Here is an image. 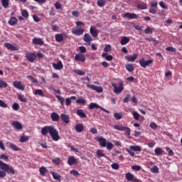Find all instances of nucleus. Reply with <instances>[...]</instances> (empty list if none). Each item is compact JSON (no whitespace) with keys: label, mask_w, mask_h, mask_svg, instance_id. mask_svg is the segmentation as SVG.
I'll list each match as a JSON object with an SVG mask.
<instances>
[{"label":"nucleus","mask_w":182,"mask_h":182,"mask_svg":"<svg viewBox=\"0 0 182 182\" xmlns=\"http://www.w3.org/2000/svg\"><path fill=\"white\" fill-rule=\"evenodd\" d=\"M48 133L53 141L60 140V136H59V132L53 126H45L41 129L42 136H46Z\"/></svg>","instance_id":"nucleus-1"},{"label":"nucleus","mask_w":182,"mask_h":182,"mask_svg":"<svg viewBox=\"0 0 182 182\" xmlns=\"http://www.w3.org/2000/svg\"><path fill=\"white\" fill-rule=\"evenodd\" d=\"M114 129H115V130H119V132H124L125 136H127V137H129V139H130V132H131L130 128L120 124V125H114Z\"/></svg>","instance_id":"nucleus-2"},{"label":"nucleus","mask_w":182,"mask_h":182,"mask_svg":"<svg viewBox=\"0 0 182 182\" xmlns=\"http://www.w3.org/2000/svg\"><path fill=\"white\" fill-rule=\"evenodd\" d=\"M112 86L114 87V93H122L123 92V82H119V85L112 82Z\"/></svg>","instance_id":"nucleus-3"},{"label":"nucleus","mask_w":182,"mask_h":182,"mask_svg":"<svg viewBox=\"0 0 182 182\" xmlns=\"http://www.w3.org/2000/svg\"><path fill=\"white\" fill-rule=\"evenodd\" d=\"M0 168L6 173H8V174H15V170H14L12 167H9V166L5 163H3Z\"/></svg>","instance_id":"nucleus-4"},{"label":"nucleus","mask_w":182,"mask_h":182,"mask_svg":"<svg viewBox=\"0 0 182 182\" xmlns=\"http://www.w3.org/2000/svg\"><path fill=\"white\" fill-rule=\"evenodd\" d=\"M88 109L90 110H93V109H100L102 112H105V113H110V112L107 111L106 109L103 108V107H100V105H97V103L91 102L89 105Z\"/></svg>","instance_id":"nucleus-5"},{"label":"nucleus","mask_w":182,"mask_h":182,"mask_svg":"<svg viewBox=\"0 0 182 182\" xmlns=\"http://www.w3.org/2000/svg\"><path fill=\"white\" fill-rule=\"evenodd\" d=\"M139 63L142 68H147V66H149L151 65V63H153V60H146L144 58H142L139 60Z\"/></svg>","instance_id":"nucleus-6"},{"label":"nucleus","mask_w":182,"mask_h":182,"mask_svg":"<svg viewBox=\"0 0 182 182\" xmlns=\"http://www.w3.org/2000/svg\"><path fill=\"white\" fill-rule=\"evenodd\" d=\"M75 62H86V57L85 55H83V53H79L75 55Z\"/></svg>","instance_id":"nucleus-7"},{"label":"nucleus","mask_w":182,"mask_h":182,"mask_svg":"<svg viewBox=\"0 0 182 182\" xmlns=\"http://www.w3.org/2000/svg\"><path fill=\"white\" fill-rule=\"evenodd\" d=\"M13 85L14 87H16V89H18V90H21L22 92L25 90V85L22 84V82L21 81H14Z\"/></svg>","instance_id":"nucleus-8"},{"label":"nucleus","mask_w":182,"mask_h":182,"mask_svg":"<svg viewBox=\"0 0 182 182\" xmlns=\"http://www.w3.org/2000/svg\"><path fill=\"white\" fill-rule=\"evenodd\" d=\"M125 177L127 180V181H134V182H139L140 180H139L137 178L134 177L132 173L129 172L125 174Z\"/></svg>","instance_id":"nucleus-9"},{"label":"nucleus","mask_w":182,"mask_h":182,"mask_svg":"<svg viewBox=\"0 0 182 182\" xmlns=\"http://www.w3.org/2000/svg\"><path fill=\"white\" fill-rule=\"evenodd\" d=\"M87 87L91 89V90H95L97 93H102L103 92V87L93 85H87Z\"/></svg>","instance_id":"nucleus-10"},{"label":"nucleus","mask_w":182,"mask_h":182,"mask_svg":"<svg viewBox=\"0 0 182 182\" xmlns=\"http://www.w3.org/2000/svg\"><path fill=\"white\" fill-rule=\"evenodd\" d=\"M26 58L29 62L33 63V62H35V59H36V54H35V53H27L26 54Z\"/></svg>","instance_id":"nucleus-11"},{"label":"nucleus","mask_w":182,"mask_h":182,"mask_svg":"<svg viewBox=\"0 0 182 182\" xmlns=\"http://www.w3.org/2000/svg\"><path fill=\"white\" fill-rule=\"evenodd\" d=\"M151 8V9H149V13L156 15V14H157V1H152Z\"/></svg>","instance_id":"nucleus-12"},{"label":"nucleus","mask_w":182,"mask_h":182,"mask_svg":"<svg viewBox=\"0 0 182 182\" xmlns=\"http://www.w3.org/2000/svg\"><path fill=\"white\" fill-rule=\"evenodd\" d=\"M124 18L127 19H137L139 18V16L134 13H125L124 14Z\"/></svg>","instance_id":"nucleus-13"},{"label":"nucleus","mask_w":182,"mask_h":182,"mask_svg":"<svg viewBox=\"0 0 182 182\" xmlns=\"http://www.w3.org/2000/svg\"><path fill=\"white\" fill-rule=\"evenodd\" d=\"M4 47L9 50H18V46H16L15 44L6 43H4Z\"/></svg>","instance_id":"nucleus-14"},{"label":"nucleus","mask_w":182,"mask_h":182,"mask_svg":"<svg viewBox=\"0 0 182 182\" xmlns=\"http://www.w3.org/2000/svg\"><path fill=\"white\" fill-rule=\"evenodd\" d=\"M68 166H75V164H77V160L73 156H70L68 159Z\"/></svg>","instance_id":"nucleus-15"},{"label":"nucleus","mask_w":182,"mask_h":182,"mask_svg":"<svg viewBox=\"0 0 182 182\" xmlns=\"http://www.w3.org/2000/svg\"><path fill=\"white\" fill-rule=\"evenodd\" d=\"M11 125L14 127V129H16V130H22V129H23L22 124L18 121H13Z\"/></svg>","instance_id":"nucleus-16"},{"label":"nucleus","mask_w":182,"mask_h":182,"mask_svg":"<svg viewBox=\"0 0 182 182\" xmlns=\"http://www.w3.org/2000/svg\"><path fill=\"white\" fill-rule=\"evenodd\" d=\"M85 32V29L83 28H73L72 29V33L73 35H76L77 36H80V35H83V33Z\"/></svg>","instance_id":"nucleus-17"},{"label":"nucleus","mask_w":182,"mask_h":182,"mask_svg":"<svg viewBox=\"0 0 182 182\" xmlns=\"http://www.w3.org/2000/svg\"><path fill=\"white\" fill-rule=\"evenodd\" d=\"M52 65L55 70H62V69H63V64L62 63V61H58V63H53Z\"/></svg>","instance_id":"nucleus-18"},{"label":"nucleus","mask_w":182,"mask_h":182,"mask_svg":"<svg viewBox=\"0 0 182 182\" xmlns=\"http://www.w3.org/2000/svg\"><path fill=\"white\" fill-rule=\"evenodd\" d=\"M60 117L63 123H65V124H69V123H70V118L69 117V115L66 114H61Z\"/></svg>","instance_id":"nucleus-19"},{"label":"nucleus","mask_w":182,"mask_h":182,"mask_svg":"<svg viewBox=\"0 0 182 182\" xmlns=\"http://www.w3.org/2000/svg\"><path fill=\"white\" fill-rule=\"evenodd\" d=\"M83 41L84 42L87 43V45H90V43H92V41H93V38H92V36H90V34L86 33L83 37Z\"/></svg>","instance_id":"nucleus-20"},{"label":"nucleus","mask_w":182,"mask_h":182,"mask_svg":"<svg viewBox=\"0 0 182 182\" xmlns=\"http://www.w3.org/2000/svg\"><path fill=\"white\" fill-rule=\"evenodd\" d=\"M33 45H39V46H43L45 42L43 41L42 38H34L33 39Z\"/></svg>","instance_id":"nucleus-21"},{"label":"nucleus","mask_w":182,"mask_h":182,"mask_svg":"<svg viewBox=\"0 0 182 182\" xmlns=\"http://www.w3.org/2000/svg\"><path fill=\"white\" fill-rule=\"evenodd\" d=\"M139 56V54H134L132 56H125L126 60H128V62H134L136 59H137Z\"/></svg>","instance_id":"nucleus-22"},{"label":"nucleus","mask_w":182,"mask_h":182,"mask_svg":"<svg viewBox=\"0 0 182 182\" xmlns=\"http://www.w3.org/2000/svg\"><path fill=\"white\" fill-rule=\"evenodd\" d=\"M76 114H77V116H79V117H80L81 119H85L86 117H87V116L86 115V114L85 113V112H83V109H77L76 111Z\"/></svg>","instance_id":"nucleus-23"},{"label":"nucleus","mask_w":182,"mask_h":182,"mask_svg":"<svg viewBox=\"0 0 182 182\" xmlns=\"http://www.w3.org/2000/svg\"><path fill=\"white\" fill-rule=\"evenodd\" d=\"M52 122H59V114L56 112L51 113L50 115Z\"/></svg>","instance_id":"nucleus-24"},{"label":"nucleus","mask_w":182,"mask_h":182,"mask_svg":"<svg viewBox=\"0 0 182 182\" xmlns=\"http://www.w3.org/2000/svg\"><path fill=\"white\" fill-rule=\"evenodd\" d=\"M98 141L100 144V146H102V147H106V145H107V141H106V139L103 138L102 136H100L99 139H98Z\"/></svg>","instance_id":"nucleus-25"},{"label":"nucleus","mask_w":182,"mask_h":182,"mask_svg":"<svg viewBox=\"0 0 182 182\" xmlns=\"http://www.w3.org/2000/svg\"><path fill=\"white\" fill-rule=\"evenodd\" d=\"M6 144L10 147V149H11V150H14V151H19V148L16 146V145L12 144V142H7Z\"/></svg>","instance_id":"nucleus-26"},{"label":"nucleus","mask_w":182,"mask_h":182,"mask_svg":"<svg viewBox=\"0 0 182 182\" xmlns=\"http://www.w3.org/2000/svg\"><path fill=\"white\" fill-rule=\"evenodd\" d=\"M129 42H130V38H129V37L127 36H124L121 38V41L120 43L121 45H127V43H129Z\"/></svg>","instance_id":"nucleus-27"},{"label":"nucleus","mask_w":182,"mask_h":182,"mask_svg":"<svg viewBox=\"0 0 182 182\" xmlns=\"http://www.w3.org/2000/svg\"><path fill=\"white\" fill-rule=\"evenodd\" d=\"M55 38L56 42H58V43H60V42L63 41V34L62 33L55 34Z\"/></svg>","instance_id":"nucleus-28"},{"label":"nucleus","mask_w":182,"mask_h":182,"mask_svg":"<svg viewBox=\"0 0 182 182\" xmlns=\"http://www.w3.org/2000/svg\"><path fill=\"white\" fill-rule=\"evenodd\" d=\"M50 174H52L53 178H54V180H58V181H61L60 175H59V173L51 171Z\"/></svg>","instance_id":"nucleus-29"},{"label":"nucleus","mask_w":182,"mask_h":182,"mask_svg":"<svg viewBox=\"0 0 182 182\" xmlns=\"http://www.w3.org/2000/svg\"><path fill=\"white\" fill-rule=\"evenodd\" d=\"M9 23L11 26H14L18 23V19L16 18V17H11L9 21Z\"/></svg>","instance_id":"nucleus-30"},{"label":"nucleus","mask_w":182,"mask_h":182,"mask_svg":"<svg viewBox=\"0 0 182 182\" xmlns=\"http://www.w3.org/2000/svg\"><path fill=\"white\" fill-rule=\"evenodd\" d=\"M84 129L85 128L83 127V124H78L75 125V132H77V133H82Z\"/></svg>","instance_id":"nucleus-31"},{"label":"nucleus","mask_w":182,"mask_h":182,"mask_svg":"<svg viewBox=\"0 0 182 182\" xmlns=\"http://www.w3.org/2000/svg\"><path fill=\"white\" fill-rule=\"evenodd\" d=\"M90 32L92 35V38H97L98 33H97V30L96 28L91 27L90 29Z\"/></svg>","instance_id":"nucleus-32"},{"label":"nucleus","mask_w":182,"mask_h":182,"mask_svg":"<svg viewBox=\"0 0 182 182\" xmlns=\"http://www.w3.org/2000/svg\"><path fill=\"white\" fill-rule=\"evenodd\" d=\"M102 57L105 58L106 60H108L109 62L113 60V55H107L106 53H102Z\"/></svg>","instance_id":"nucleus-33"},{"label":"nucleus","mask_w":182,"mask_h":182,"mask_svg":"<svg viewBox=\"0 0 182 182\" xmlns=\"http://www.w3.org/2000/svg\"><path fill=\"white\" fill-rule=\"evenodd\" d=\"M96 154H97V159H100V157H105L106 156V154L103 153V151L100 149L97 150Z\"/></svg>","instance_id":"nucleus-34"},{"label":"nucleus","mask_w":182,"mask_h":182,"mask_svg":"<svg viewBox=\"0 0 182 182\" xmlns=\"http://www.w3.org/2000/svg\"><path fill=\"white\" fill-rule=\"evenodd\" d=\"M125 68L128 72H133L134 70V65L133 64H127Z\"/></svg>","instance_id":"nucleus-35"},{"label":"nucleus","mask_w":182,"mask_h":182,"mask_svg":"<svg viewBox=\"0 0 182 182\" xmlns=\"http://www.w3.org/2000/svg\"><path fill=\"white\" fill-rule=\"evenodd\" d=\"M137 9H147V4L146 3H140L136 6Z\"/></svg>","instance_id":"nucleus-36"},{"label":"nucleus","mask_w":182,"mask_h":182,"mask_svg":"<svg viewBox=\"0 0 182 182\" xmlns=\"http://www.w3.org/2000/svg\"><path fill=\"white\" fill-rule=\"evenodd\" d=\"M1 5L5 9L9 8V0H1Z\"/></svg>","instance_id":"nucleus-37"},{"label":"nucleus","mask_w":182,"mask_h":182,"mask_svg":"<svg viewBox=\"0 0 182 182\" xmlns=\"http://www.w3.org/2000/svg\"><path fill=\"white\" fill-rule=\"evenodd\" d=\"M154 152L156 156H163V150L160 147L156 148Z\"/></svg>","instance_id":"nucleus-38"},{"label":"nucleus","mask_w":182,"mask_h":182,"mask_svg":"<svg viewBox=\"0 0 182 182\" xmlns=\"http://www.w3.org/2000/svg\"><path fill=\"white\" fill-rule=\"evenodd\" d=\"M39 172L41 176H46V173L48 172V169L42 166L39 168Z\"/></svg>","instance_id":"nucleus-39"},{"label":"nucleus","mask_w":182,"mask_h":182,"mask_svg":"<svg viewBox=\"0 0 182 182\" xmlns=\"http://www.w3.org/2000/svg\"><path fill=\"white\" fill-rule=\"evenodd\" d=\"M55 97H57L58 100L60 102L61 106H64L65 105V98L63 97H60V95H56Z\"/></svg>","instance_id":"nucleus-40"},{"label":"nucleus","mask_w":182,"mask_h":182,"mask_svg":"<svg viewBox=\"0 0 182 182\" xmlns=\"http://www.w3.org/2000/svg\"><path fill=\"white\" fill-rule=\"evenodd\" d=\"M6 87H8V83L2 80H0V89H6Z\"/></svg>","instance_id":"nucleus-41"},{"label":"nucleus","mask_w":182,"mask_h":182,"mask_svg":"<svg viewBox=\"0 0 182 182\" xmlns=\"http://www.w3.org/2000/svg\"><path fill=\"white\" fill-rule=\"evenodd\" d=\"M114 117L117 120H120L123 117V114L122 112H116L114 114Z\"/></svg>","instance_id":"nucleus-42"},{"label":"nucleus","mask_w":182,"mask_h":182,"mask_svg":"<svg viewBox=\"0 0 182 182\" xmlns=\"http://www.w3.org/2000/svg\"><path fill=\"white\" fill-rule=\"evenodd\" d=\"M18 100H20V102H22L23 103H26V102H28V100L25 98V95L18 94Z\"/></svg>","instance_id":"nucleus-43"},{"label":"nucleus","mask_w":182,"mask_h":182,"mask_svg":"<svg viewBox=\"0 0 182 182\" xmlns=\"http://www.w3.org/2000/svg\"><path fill=\"white\" fill-rule=\"evenodd\" d=\"M34 95H38V96H41V97H44L45 95L43 94V91H42V90H36Z\"/></svg>","instance_id":"nucleus-44"},{"label":"nucleus","mask_w":182,"mask_h":182,"mask_svg":"<svg viewBox=\"0 0 182 182\" xmlns=\"http://www.w3.org/2000/svg\"><path fill=\"white\" fill-rule=\"evenodd\" d=\"M130 149L134 151H141V147L139 146H130Z\"/></svg>","instance_id":"nucleus-45"},{"label":"nucleus","mask_w":182,"mask_h":182,"mask_svg":"<svg viewBox=\"0 0 182 182\" xmlns=\"http://www.w3.org/2000/svg\"><path fill=\"white\" fill-rule=\"evenodd\" d=\"M154 31V28H150V27H147L145 30H144V33H146V35L149 33V35H151V33H153V31Z\"/></svg>","instance_id":"nucleus-46"},{"label":"nucleus","mask_w":182,"mask_h":182,"mask_svg":"<svg viewBox=\"0 0 182 182\" xmlns=\"http://www.w3.org/2000/svg\"><path fill=\"white\" fill-rule=\"evenodd\" d=\"M29 140V136L23 135L20 137V141L21 143H25Z\"/></svg>","instance_id":"nucleus-47"},{"label":"nucleus","mask_w":182,"mask_h":182,"mask_svg":"<svg viewBox=\"0 0 182 182\" xmlns=\"http://www.w3.org/2000/svg\"><path fill=\"white\" fill-rule=\"evenodd\" d=\"M74 73H76V75H78L79 76H85V75H86V73L85 71L80 70H74Z\"/></svg>","instance_id":"nucleus-48"},{"label":"nucleus","mask_w":182,"mask_h":182,"mask_svg":"<svg viewBox=\"0 0 182 182\" xmlns=\"http://www.w3.org/2000/svg\"><path fill=\"white\" fill-rule=\"evenodd\" d=\"M52 161L55 166H59L60 164V158H55Z\"/></svg>","instance_id":"nucleus-49"},{"label":"nucleus","mask_w":182,"mask_h":182,"mask_svg":"<svg viewBox=\"0 0 182 182\" xmlns=\"http://www.w3.org/2000/svg\"><path fill=\"white\" fill-rule=\"evenodd\" d=\"M76 103H77L78 105H86V100H84V99H77V100H76Z\"/></svg>","instance_id":"nucleus-50"},{"label":"nucleus","mask_w":182,"mask_h":182,"mask_svg":"<svg viewBox=\"0 0 182 182\" xmlns=\"http://www.w3.org/2000/svg\"><path fill=\"white\" fill-rule=\"evenodd\" d=\"M151 173H154V174L159 173V167L157 166H154L151 169Z\"/></svg>","instance_id":"nucleus-51"},{"label":"nucleus","mask_w":182,"mask_h":182,"mask_svg":"<svg viewBox=\"0 0 182 182\" xmlns=\"http://www.w3.org/2000/svg\"><path fill=\"white\" fill-rule=\"evenodd\" d=\"M27 79L31 80L33 83H38V80L35 79L32 75H28Z\"/></svg>","instance_id":"nucleus-52"},{"label":"nucleus","mask_w":182,"mask_h":182,"mask_svg":"<svg viewBox=\"0 0 182 182\" xmlns=\"http://www.w3.org/2000/svg\"><path fill=\"white\" fill-rule=\"evenodd\" d=\"M166 50H167V52H177V50L176 49V48L172 46L167 47L166 48Z\"/></svg>","instance_id":"nucleus-53"},{"label":"nucleus","mask_w":182,"mask_h":182,"mask_svg":"<svg viewBox=\"0 0 182 182\" xmlns=\"http://www.w3.org/2000/svg\"><path fill=\"white\" fill-rule=\"evenodd\" d=\"M70 174H73V176H75V177H77V176H80V174L79 173V172L76 170H71L70 171Z\"/></svg>","instance_id":"nucleus-54"},{"label":"nucleus","mask_w":182,"mask_h":182,"mask_svg":"<svg viewBox=\"0 0 182 182\" xmlns=\"http://www.w3.org/2000/svg\"><path fill=\"white\" fill-rule=\"evenodd\" d=\"M110 50H112V46L106 45L104 48V52H110Z\"/></svg>","instance_id":"nucleus-55"},{"label":"nucleus","mask_w":182,"mask_h":182,"mask_svg":"<svg viewBox=\"0 0 182 182\" xmlns=\"http://www.w3.org/2000/svg\"><path fill=\"white\" fill-rule=\"evenodd\" d=\"M19 104H18V103H16V102H15V103H14L13 104V106H12V109H13V110H19Z\"/></svg>","instance_id":"nucleus-56"},{"label":"nucleus","mask_w":182,"mask_h":182,"mask_svg":"<svg viewBox=\"0 0 182 182\" xmlns=\"http://www.w3.org/2000/svg\"><path fill=\"white\" fill-rule=\"evenodd\" d=\"M22 16H23V18H28L29 17V13L28 12V11L23 10Z\"/></svg>","instance_id":"nucleus-57"},{"label":"nucleus","mask_w":182,"mask_h":182,"mask_svg":"<svg viewBox=\"0 0 182 182\" xmlns=\"http://www.w3.org/2000/svg\"><path fill=\"white\" fill-rule=\"evenodd\" d=\"M0 159L1 160H4V161H8V160H9V158L8 157V156L5 155V154H1L0 156Z\"/></svg>","instance_id":"nucleus-58"},{"label":"nucleus","mask_w":182,"mask_h":182,"mask_svg":"<svg viewBox=\"0 0 182 182\" xmlns=\"http://www.w3.org/2000/svg\"><path fill=\"white\" fill-rule=\"evenodd\" d=\"M149 127H151V129H153V130H156V129H157V124H156L155 122H151L149 124Z\"/></svg>","instance_id":"nucleus-59"},{"label":"nucleus","mask_w":182,"mask_h":182,"mask_svg":"<svg viewBox=\"0 0 182 182\" xmlns=\"http://www.w3.org/2000/svg\"><path fill=\"white\" fill-rule=\"evenodd\" d=\"M0 107L6 108L8 107V105H6L2 100H0Z\"/></svg>","instance_id":"nucleus-60"},{"label":"nucleus","mask_w":182,"mask_h":182,"mask_svg":"<svg viewBox=\"0 0 182 182\" xmlns=\"http://www.w3.org/2000/svg\"><path fill=\"white\" fill-rule=\"evenodd\" d=\"M133 116H134V119H135V120H139V117H140V114H139V113L134 112L132 113Z\"/></svg>","instance_id":"nucleus-61"},{"label":"nucleus","mask_w":182,"mask_h":182,"mask_svg":"<svg viewBox=\"0 0 182 182\" xmlns=\"http://www.w3.org/2000/svg\"><path fill=\"white\" fill-rule=\"evenodd\" d=\"M112 168L114 170H119V166L118 164L114 163V164H112Z\"/></svg>","instance_id":"nucleus-62"},{"label":"nucleus","mask_w":182,"mask_h":182,"mask_svg":"<svg viewBox=\"0 0 182 182\" xmlns=\"http://www.w3.org/2000/svg\"><path fill=\"white\" fill-rule=\"evenodd\" d=\"M105 147H107V150H110L113 149V144H112V142H108Z\"/></svg>","instance_id":"nucleus-63"},{"label":"nucleus","mask_w":182,"mask_h":182,"mask_svg":"<svg viewBox=\"0 0 182 182\" xmlns=\"http://www.w3.org/2000/svg\"><path fill=\"white\" fill-rule=\"evenodd\" d=\"M79 50L81 52V53H86V47L85 46H80Z\"/></svg>","instance_id":"nucleus-64"}]
</instances>
